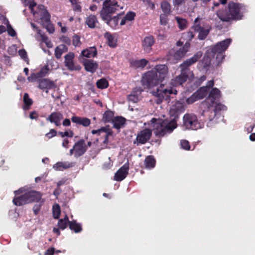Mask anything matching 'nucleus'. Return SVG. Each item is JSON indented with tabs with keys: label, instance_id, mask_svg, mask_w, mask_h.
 <instances>
[{
	"label": "nucleus",
	"instance_id": "f257e3e1",
	"mask_svg": "<svg viewBox=\"0 0 255 255\" xmlns=\"http://www.w3.org/2000/svg\"><path fill=\"white\" fill-rule=\"evenodd\" d=\"M202 55L201 52H198L192 57L180 64L181 73L171 80L170 85L172 87L169 86L165 87L163 84H161L155 91L151 92L152 94L156 98L155 102L157 104H160L165 98L169 97L170 95H176L177 91L174 87L181 85L188 80L192 81L194 79L193 73L188 69V67L196 63Z\"/></svg>",
	"mask_w": 255,
	"mask_h": 255
},
{
	"label": "nucleus",
	"instance_id": "f03ea898",
	"mask_svg": "<svg viewBox=\"0 0 255 255\" xmlns=\"http://www.w3.org/2000/svg\"><path fill=\"white\" fill-rule=\"evenodd\" d=\"M168 75V68L166 65H157L143 75L141 84L148 88H153L167 78Z\"/></svg>",
	"mask_w": 255,
	"mask_h": 255
},
{
	"label": "nucleus",
	"instance_id": "7ed1b4c3",
	"mask_svg": "<svg viewBox=\"0 0 255 255\" xmlns=\"http://www.w3.org/2000/svg\"><path fill=\"white\" fill-rule=\"evenodd\" d=\"M151 123L153 130L156 136H163L167 133H171L176 128L177 124L175 121H168L166 120L152 119Z\"/></svg>",
	"mask_w": 255,
	"mask_h": 255
},
{
	"label": "nucleus",
	"instance_id": "20e7f679",
	"mask_svg": "<svg viewBox=\"0 0 255 255\" xmlns=\"http://www.w3.org/2000/svg\"><path fill=\"white\" fill-rule=\"evenodd\" d=\"M229 10H220L217 12L218 17L223 21H230L231 20H239L242 18L241 6L239 3H229Z\"/></svg>",
	"mask_w": 255,
	"mask_h": 255
},
{
	"label": "nucleus",
	"instance_id": "39448f33",
	"mask_svg": "<svg viewBox=\"0 0 255 255\" xmlns=\"http://www.w3.org/2000/svg\"><path fill=\"white\" fill-rule=\"evenodd\" d=\"M123 8V6L118 4L115 0H105L100 12V16L102 19H108L112 15Z\"/></svg>",
	"mask_w": 255,
	"mask_h": 255
},
{
	"label": "nucleus",
	"instance_id": "423d86ee",
	"mask_svg": "<svg viewBox=\"0 0 255 255\" xmlns=\"http://www.w3.org/2000/svg\"><path fill=\"white\" fill-rule=\"evenodd\" d=\"M41 195L40 193L34 191H28L20 196L15 197L13 203L16 206H21L32 202H37L40 200Z\"/></svg>",
	"mask_w": 255,
	"mask_h": 255
},
{
	"label": "nucleus",
	"instance_id": "0eeeda50",
	"mask_svg": "<svg viewBox=\"0 0 255 255\" xmlns=\"http://www.w3.org/2000/svg\"><path fill=\"white\" fill-rule=\"evenodd\" d=\"M231 39H226L223 41L218 42L216 45L212 48V52L214 56L218 61V64H220L224 59V52L227 50L231 42Z\"/></svg>",
	"mask_w": 255,
	"mask_h": 255
},
{
	"label": "nucleus",
	"instance_id": "6e6552de",
	"mask_svg": "<svg viewBox=\"0 0 255 255\" xmlns=\"http://www.w3.org/2000/svg\"><path fill=\"white\" fill-rule=\"evenodd\" d=\"M32 13L35 20L43 26L50 23V15L43 5L38 6V10Z\"/></svg>",
	"mask_w": 255,
	"mask_h": 255
},
{
	"label": "nucleus",
	"instance_id": "1a4fd4ad",
	"mask_svg": "<svg viewBox=\"0 0 255 255\" xmlns=\"http://www.w3.org/2000/svg\"><path fill=\"white\" fill-rule=\"evenodd\" d=\"M183 125L187 129L196 130L201 127L196 116L193 114H186L184 116Z\"/></svg>",
	"mask_w": 255,
	"mask_h": 255
},
{
	"label": "nucleus",
	"instance_id": "9d476101",
	"mask_svg": "<svg viewBox=\"0 0 255 255\" xmlns=\"http://www.w3.org/2000/svg\"><path fill=\"white\" fill-rule=\"evenodd\" d=\"M91 133L93 134H97L99 136L104 137V140L103 141L102 148H107L108 147L109 137L113 135V131L109 129L108 127H102L100 129L92 130Z\"/></svg>",
	"mask_w": 255,
	"mask_h": 255
},
{
	"label": "nucleus",
	"instance_id": "9b49d317",
	"mask_svg": "<svg viewBox=\"0 0 255 255\" xmlns=\"http://www.w3.org/2000/svg\"><path fill=\"white\" fill-rule=\"evenodd\" d=\"M87 149V147L85 140L81 139L76 142L73 148L70 150V154L71 155L74 154L75 157H78L84 154Z\"/></svg>",
	"mask_w": 255,
	"mask_h": 255
},
{
	"label": "nucleus",
	"instance_id": "f8f14e48",
	"mask_svg": "<svg viewBox=\"0 0 255 255\" xmlns=\"http://www.w3.org/2000/svg\"><path fill=\"white\" fill-rule=\"evenodd\" d=\"M199 18H197L195 20L194 24L193 26L195 31L199 32L198 38L199 39H204L209 33L210 27L208 25L205 27H202L198 23Z\"/></svg>",
	"mask_w": 255,
	"mask_h": 255
},
{
	"label": "nucleus",
	"instance_id": "ddd939ff",
	"mask_svg": "<svg viewBox=\"0 0 255 255\" xmlns=\"http://www.w3.org/2000/svg\"><path fill=\"white\" fill-rule=\"evenodd\" d=\"M152 131L148 128H144L140 131L137 134L136 138L137 144H144L150 138Z\"/></svg>",
	"mask_w": 255,
	"mask_h": 255
},
{
	"label": "nucleus",
	"instance_id": "4468645a",
	"mask_svg": "<svg viewBox=\"0 0 255 255\" xmlns=\"http://www.w3.org/2000/svg\"><path fill=\"white\" fill-rule=\"evenodd\" d=\"M128 164H125L116 173L114 176V179L118 181H121L124 180L127 177L128 174Z\"/></svg>",
	"mask_w": 255,
	"mask_h": 255
},
{
	"label": "nucleus",
	"instance_id": "2eb2a0df",
	"mask_svg": "<svg viewBox=\"0 0 255 255\" xmlns=\"http://www.w3.org/2000/svg\"><path fill=\"white\" fill-rule=\"evenodd\" d=\"M220 97V91L216 88H213L209 93V95L207 99L208 102H210L209 104V106H212L215 103L218 101Z\"/></svg>",
	"mask_w": 255,
	"mask_h": 255
},
{
	"label": "nucleus",
	"instance_id": "dca6fc26",
	"mask_svg": "<svg viewBox=\"0 0 255 255\" xmlns=\"http://www.w3.org/2000/svg\"><path fill=\"white\" fill-rule=\"evenodd\" d=\"M155 43V40L152 36L145 37L142 41L143 49L146 53H149L152 50V46Z\"/></svg>",
	"mask_w": 255,
	"mask_h": 255
},
{
	"label": "nucleus",
	"instance_id": "f3484780",
	"mask_svg": "<svg viewBox=\"0 0 255 255\" xmlns=\"http://www.w3.org/2000/svg\"><path fill=\"white\" fill-rule=\"evenodd\" d=\"M75 55L73 53L70 52L65 56V65L71 71L78 70L79 68L74 65L73 59Z\"/></svg>",
	"mask_w": 255,
	"mask_h": 255
},
{
	"label": "nucleus",
	"instance_id": "a211bd4d",
	"mask_svg": "<svg viewBox=\"0 0 255 255\" xmlns=\"http://www.w3.org/2000/svg\"><path fill=\"white\" fill-rule=\"evenodd\" d=\"M71 121L77 125H81L84 127H87L91 124V120L89 119L76 116L72 117Z\"/></svg>",
	"mask_w": 255,
	"mask_h": 255
},
{
	"label": "nucleus",
	"instance_id": "6ab92c4d",
	"mask_svg": "<svg viewBox=\"0 0 255 255\" xmlns=\"http://www.w3.org/2000/svg\"><path fill=\"white\" fill-rule=\"evenodd\" d=\"M63 119V115L59 112L52 113L47 118L48 121L51 123H54L55 126H59L61 125V120Z\"/></svg>",
	"mask_w": 255,
	"mask_h": 255
},
{
	"label": "nucleus",
	"instance_id": "aec40b11",
	"mask_svg": "<svg viewBox=\"0 0 255 255\" xmlns=\"http://www.w3.org/2000/svg\"><path fill=\"white\" fill-rule=\"evenodd\" d=\"M83 63L85 70L91 73L95 72L98 66V64L93 60L85 59Z\"/></svg>",
	"mask_w": 255,
	"mask_h": 255
},
{
	"label": "nucleus",
	"instance_id": "412c9836",
	"mask_svg": "<svg viewBox=\"0 0 255 255\" xmlns=\"http://www.w3.org/2000/svg\"><path fill=\"white\" fill-rule=\"evenodd\" d=\"M190 45V42L187 41L182 48H180L174 53V57L175 59H179L183 57L188 51Z\"/></svg>",
	"mask_w": 255,
	"mask_h": 255
},
{
	"label": "nucleus",
	"instance_id": "4be33fe9",
	"mask_svg": "<svg viewBox=\"0 0 255 255\" xmlns=\"http://www.w3.org/2000/svg\"><path fill=\"white\" fill-rule=\"evenodd\" d=\"M74 166V163L69 162H58L53 165V168L57 171H62Z\"/></svg>",
	"mask_w": 255,
	"mask_h": 255
},
{
	"label": "nucleus",
	"instance_id": "5701e85b",
	"mask_svg": "<svg viewBox=\"0 0 255 255\" xmlns=\"http://www.w3.org/2000/svg\"><path fill=\"white\" fill-rule=\"evenodd\" d=\"M113 127L118 130L124 127L126 123V119L124 117L117 116L114 117L112 120Z\"/></svg>",
	"mask_w": 255,
	"mask_h": 255
},
{
	"label": "nucleus",
	"instance_id": "b1692460",
	"mask_svg": "<svg viewBox=\"0 0 255 255\" xmlns=\"http://www.w3.org/2000/svg\"><path fill=\"white\" fill-rule=\"evenodd\" d=\"M122 16V14L120 13L117 15L112 17L110 16L109 19H103L104 21H106L107 23L110 25L113 28H116V27L118 26L119 23V20Z\"/></svg>",
	"mask_w": 255,
	"mask_h": 255
},
{
	"label": "nucleus",
	"instance_id": "393cba45",
	"mask_svg": "<svg viewBox=\"0 0 255 255\" xmlns=\"http://www.w3.org/2000/svg\"><path fill=\"white\" fill-rule=\"evenodd\" d=\"M136 91H133L131 94L128 95V100L133 103H137L141 98L142 90L140 88H136Z\"/></svg>",
	"mask_w": 255,
	"mask_h": 255
},
{
	"label": "nucleus",
	"instance_id": "a878e982",
	"mask_svg": "<svg viewBox=\"0 0 255 255\" xmlns=\"http://www.w3.org/2000/svg\"><path fill=\"white\" fill-rule=\"evenodd\" d=\"M148 61L145 59L140 60H132L130 61L131 66L134 68H143L148 63Z\"/></svg>",
	"mask_w": 255,
	"mask_h": 255
},
{
	"label": "nucleus",
	"instance_id": "bb28decb",
	"mask_svg": "<svg viewBox=\"0 0 255 255\" xmlns=\"http://www.w3.org/2000/svg\"><path fill=\"white\" fill-rule=\"evenodd\" d=\"M184 111V108L183 104L180 102H176L173 105L171 109L170 113L172 114H178Z\"/></svg>",
	"mask_w": 255,
	"mask_h": 255
},
{
	"label": "nucleus",
	"instance_id": "cd10ccee",
	"mask_svg": "<svg viewBox=\"0 0 255 255\" xmlns=\"http://www.w3.org/2000/svg\"><path fill=\"white\" fill-rule=\"evenodd\" d=\"M135 13L133 11H128L121 20L120 25H124L127 23L134 20Z\"/></svg>",
	"mask_w": 255,
	"mask_h": 255
},
{
	"label": "nucleus",
	"instance_id": "c85d7f7f",
	"mask_svg": "<svg viewBox=\"0 0 255 255\" xmlns=\"http://www.w3.org/2000/svg\"><path fill=\"white\" fill-rule=\"evenodd\" d=\"M156 161L152 156H147L144 161V166L147 169H151L154 167Z\"/></svg>",
	"mask_w": 255,
	"mask_h": 255
},
{
	"label": "nucleus",
	"instance_id": "c756f323",
	"mask_svg": "<svg viewBox=\"0 0 255 255\" xmlns=\"http://www.w3.org/2000/svg\"><path fill=\"white\" fill-rule=\"evenodd\" d=\"M105 37L106 38L108 44L111 47H115L117 46V39L110 33L107 32L105 34Z\"/></svg>",
	"mask_w": 255,
	"mask_h": 255
},
{
	"label": "nucleus",
	"instance_id": "7c9ffc66",
	"mask_svg": "<svg viewBox=\"0 0 255 255\" xmlns=\"http://www.w3.org/2000/svg\"><path fill=\"white\" fill-rule=\"evenodd\" d=\"M82 54L85 57H94L97 55V50L95 47H90L82 51Z\"/></svg>",
	"mask_w": 255,
	"mask_h": 255
},
{
	"label": "nucleus",
	"instance_id": "2f4dec72",
	"mask_svg": "<svg viewBox=\"0 0 255 255\" xmlns=\"http://www.w3.org/2000/svg\"><path fill=\"white\" fill-rule=\"evenodd\" d=\"M54 86V83L47 79H42L39 82L38 87L41 89H51Z\"/></svg>",
	"mask_w": 255,
	"mask_h": 255
},
{
	"label": "nucleus",
	"instance_id": "473e14b6",
	"mask_svg": "<svg viewBox=\"0 0 255 255\" xmlns=\"http://www.w3.org/2000/svg\"><path fill=\"white\" fill-rule=\"evenodd\" d=\"M68 49L66 45L61 44L55 49V55L57 59H59L63 53L66 52Z\"/></svg>",
	"mask_w": 255,
	"mask_h": 255
},
{
	"label": "nucleus",
	"instance_id": "72a5a7b5",
	"mask_svg": "<svg viewBox=\"0 0 255 255\" xmlns=\"http://www.w3.org/2000/svg\"><path fill=\"white\" fill-rule=\"evenodd\" d=\"M23 109L24 111L28 110L33 104L32 100L29 98L27 93H25L23 95Z\"/></svg>",
	"mask_w": 255,
	"mask_h": 255
},
{
	"label": "nucleus",
	"instance_id": "f704fd0d",
	"mask_svg": "<svg viewBox=\"0 0 255 255\" xmlns=\"http://www.w3.org/2000/svg\"><path fill=\"white\" fill-rule=\"evenodd\" d=\"M208 90L207 87H202L198 89L196 92L194 93L196 95L198 100L203 99L207 95Z\"/></svg>",
	"mask_w": 255,
	"mask_h": 255
},
{
	"label": "nucleus",
	"instance_id": "c9c22d12",
	"mask_svg": "<svg viewBox=\"0 0 255 255\" xmlns=\"http://www.w3.org/2000/svg\"><path fill=\"white\" fill-rule=\"evenodd\" d=\"M98 23V20L96 17L93 15H90L88 16L86 19V23L90 28H94L96 24Z\"/></svg>",
	"mask_w": 255,
	"mask_h": 255
},
{
	"label": "nucleus",
	"instance_id": "e433bc0d",
	"mask_svg": "<svg viewBox=\"0 0 255 255\" xmlns=\"http://www.w3.org/2000/svg\"><path fill=\"white\" fill-rule=\"evenodd\" d=\"M68 217L67 215H65L63 219H59L58 222V226L60 229L64 230L67 227L68 224L69 225Z\"/></svg>",
	"mask_w": 255,
	"mask_h": 255
},
{
	"label": "nucleus",
	"instance_id": "4c0bfd02",
	"mask_svg": "<svg viewBox=\"0 0 255 255\" xmlns=\"http://www.w3.org/2000/svg\"><path fill=\"white\" fill-rule=\"evenodd\" d=\"M69 228L75 233L80 232L82 230L81 225L77 223L75 221H72L69 222Z\"/></svg>",
	"mask_w": 255,
	"mask_h": 255
},
{
	"label": "nucleus",
	"instance_id": "58836bf2",
	"mask_svg": "<svg viewBox=\"0 0 255 255\" xmlns=\"http://www.w3.org/2000/svg\"><path fill=\"white\" fill-rule=\"evenodd\" d=\"M114 114L113 112L110 111H107L105 112L103 117V120L106 123L112 122L114 119Z\"/></svg>",
	"mask_w": 255,
	"mask_h": 255
},
{
	"label": "nucleus",
	"instance_id": "ea45409f",
	"mask_svg": "<svg viewBox=\"0 0 255 255\" xmlns=\"http://www.w3.org/2000/svg\"><path fill=\"white\" fill-rule=\"evenodd\" d=\"M96 84L97 87L101 89H106L109 86V83L108 81L104 78H102L98 80Z\"/></svg>",
	"mask_w": 255,
	"mask_h": 255
},
{
	"label": "nucleus",
	"instance_id": "a19ab883",
	"mask_svg": "<svg viewBox=\"0 0 255 255\" xmlns=\"http://www.w3.org/2000/svg\"><path fill=\"white\" fill-rule=\"evenodd\" d=\"M60 207L58 204H54L52 208L53 216L54 219L59 218L60 215Z\"/></svg>",
	"mask_w": 255,
	"mask_h": 255
},
{
	"label": "nucleus",
	"instance_id": "79ce46f5",
	"mask_svg": "<svg viewBox=\"0 0 255 255\" xmlns=\"http://www.w3.org/2000/svg\"><path fill=\"white\" fill-rule=\"evenodd\" d=\"M70 1L73 9L75 11L81 12L82 7L80 4L79 0H69Z\"/></svg>",
	"mask_w": 255,
	"mask_h": 255
},
{
	"label": "nucleus",
	"instance_id": "37998d69",
	"mask_svg": "<svg viewBox=\"0 0 255 255\" xmlns=\"http://www.w3.org/2000/svg\"><path fill=\"white\" fill-rule=\"evenodd\" d=\"M161 9L163 12L165 13H169L171 12V6L170 4L167 1H163L161 3Z\"/></svg>",
	"mask_w": 255,
	"mask_h": 255
},
{
	"label": "nucleus",
	"instance_id": "c03bdc74",
	"mask_svg": "<svg viewBox=\"0 0 255 255\" xmlns=\"http://www.w3.org/2000/svg\"><path fill=\"white\" fill-rule=\"evenodd\" d=\"M22 1L25 6H29L32 13L34 11V7L36 5V3L33 0H22Z\"/></svg>",
	"mask_w": 255,
	"mask_h": 255
},
{
	"label": "nucleus",
	"instance_id": "a18cd8bd",
	"mask_svg": "<svg viewBox=\"0 0 255 255\" xmlns=\"http://www.w3.org/2000/svg\"><path fill=\"white\" fill-rule=\"evenodd\" d=\"M176 19L178 24L179 27L182 30L184 29L187 25V21L186 19L178 17H176Z\"/></svg>",
	"mask_w": 255,
	"mask_h": 255
},
{
	"label": "nucleus",
	"instance_id": "49530a36",
	"mask_svg": "<svg viewBox=\"0 0 255 255\" xmlns=\"http://www.w3.org/2000/svg\"><path fill=\"white\" fill-rule=\"evenodd\" d=\"M169 13H163L160 15V24L162 25H166L168 21V15Z\"/></svg>",
	"mask_w": 255,
	"mask_h": 255
},
{
	"label": "nucleus",
	"instance_id": "de8ad7c7",
	"mask_svg": "<svg viewBox=\"0 0 255 255\" xmlns=\"http://www.w3.org/2000/svg\"><path fill=\"white\" fill-rule=\"evenodd\" d=\"M59 135H60L62 137H64L65 136L72 137L74 135V133L73 131L71 130H69L68 131H66L65 132H59Z\"/></svg>",
	"mask_w": 255,
	"mask_h": 255
},
{
	"label": "nucleus",
	"instance_id": "09e8293b",
	"mask_svg": "<svg viewBox=\"0 0 255 255\" xmlns=\"http://www.w3.org/2000/svg\"><path fill=\"white\" fill-rule=\"evenodd\" d=\"M197 100H198V98L194 93L189 98L186 99V103L188 104H192Z\"/></svg>",
	"mask_w": 255,
	"mask_h": 255
},
{
	"label": "nucleus",
	"instance_id": "8fccbe9b",
	"mask_svg": "<svg viewBox=\"0 0 255 255\" xmlns=\"http://www.w3.org/2000/svg\"><path fill=\"white\" fill-rule=\"evenodd\" d=\"M18 54L21 58L24 59L25 61L28 63V59L27 57V53L24 49L19 50L18 51Z\"/></svg>",
	"mask_w": 255,
	"mask_h": 255
},
{
	"label": "nucleus",
	"instance_id": "3c124183",
	"mask_svg": "<svg viewBox=\"0 0 255 255\" xmlns=\"http://www.w3.org/2000/svg\"><path fill=\"white\" fill-rule=\"evenodd\" d=\"M181 146L183 149L185 150H189L190 148V146L189 144V142L186 140H183L181 141Z\"/></svg>",
	"mask_w": 255,
	"mask_h": 255
},
{
	"label": "nucleus",
	"instance_id": "603ef678",
	"mask_svg": "<svg viewBox=\"0 0 255 255\" xmlns=\"http://www.w3.org/2000/svg\"><path fill=\"white\" fill-rule=\"evenodd\" d=\"M48 71V66H44L41 70L39 71V72L38 73V76L40 77H43L45 75V74L47 73Z\"/></svg>",
	"mask_w": 255,
	"mask_h": 255
},
{
	"label": "nucleus",
	"instance_id": "864d4df0",
	"mask_svg": "<svg viewBox=\"0 0 255 255\" xmlns=\"http://www.w3.org/2000/svg\"><path fill=\"white\" fill-rule=\"evenodd\" d=\"M43 26L46 28L47 31L50 33H53L54 30H55L53 24H51V22L48 23V24H46V25H44Z\"/></svg>",
	"mask_w": 255,
	"mask_h": 255
},
{
	"label": "nucleus",
	"instance_id": "5fc2aeb1",
	"mask_svg": "<svg viewBox=\"0 0 255 255\" xmlns=\"http://www.w3.org/2000/svg\"><path fill=\"white\" fill-rule=\"evenodd\" d=\"M57 133L56 131L54 129H51L50 131L45 134V136L49 139L56 136Z\"/></svg>",
	"mask_w": 255,
	"mask_h": 255
},
{
	"label": "nucleus",
	"instance_id": "6e6d98bb",
	"mask_svg": "<svg viewBox=\"0 0 255 255\" xmlns=\"http://www.w3.org/2000/svg\"><path fill=\"white\" fill-rule=\"evenodd\" d=\"M73 44L75 46H78L80 44V37L78 36L75 35L73 37Z\"/></svg>",
	"mask_w": 255,
	"mask_h": 255
},
{
	"label": "nucleus",
	"instance_id": "4d7b16f0",
	"mask_svg": "<svg viewBox=\"0 0 255 255\" xmlns=\"http://www.w3.org/2000/svg\"><path fill=\"white\" fill-rule=\"evenodd\" d=\"M38 77H40L38 76V74L32 73L30 76L28 77L27 80L29 82H33Z\"/></svg>",
	"mask_w": 255,
	"mask_h": 255
},
{
	"label": "nucleus",
	"instance_id": "13d9d810",
	"mask_svg": "<svg viewBox=\"0 0 255 255\" xmlns=\"http://www.w3.org/2000/svg\"><path fill=\"white\" fill-rule=\"evenodd\" d=\"M7 32H8L9 35H10L11 36H14L16 35V32L11 27H9L8 28Z\"/></svg>",
	"mask_w": 255,
	"mask_h": 255
},
{
	"label": "nucleus",
	"instance_id": "bf43d9fd",
	"mask_svg": "<svg viewBox=\"0 0 255 255\" xmlns=\"http://www.w3.org/2000/svg\"><path fill=\"white\" fill-rule=\"evenodd\" d=\"M55 253V249L53 248L48 249L45 252V255H53Z\"/></svg>",
	"mask_w": 255,
	"mask_h": 255
},
{
	"label": "nucleus",
	"instance_id": "052dcab7",
	"mask_svg": "<svg viewBox=\"0 0 255 255\" xmlns=\"http://www.w3.org/2000/svg\"><path fill=\"white\" fill-rule=\"evenodd\" d=\"M38 117V113L35 111L31 112L29 116V117L31 119H36Z\"/></svg>",
	"mask_w": 255,
	"mask_h": 255
},
{
	"label": "nucleus",
	"instance_id": "680f3d73",
	"mask_svg": "<svg viewBox=\"0 0 255 255\" xmlns=\"http://www.w3.org/2000/svg\"><path fill=\"white\" fill-rule=\"evenodd\" d=\"M62 125L65 127H69L71 125L70 120L68 119H65L63 120Z\"/></svg>",
	"mask_w": 255,
	"mask_h": 255
},
{
	"label": "nucleus",
	"instance_id": "e2e57ef3",
	"mask_svg": "<svg viewBox=\"0 0 255 255\" xmlns=\"http://www.w3.org/2000/svg\"><path fill=\"white\" fill-rule=\"evenodd\" d=\"M69 141L68 139L65 138L63 139V142H62V146L66 148H68L69 147L68 144H69Z\"/></svg>",
	"mask_w": 255,
	"mask_h": 255
},
{
	"label": "nucleus",
	"instance_id": "0e129e2a",
	"mask_svg": "<svg viewBox=\"0 0 255 255\" xmlns=\"http://www.w3.org/2000/svg\"><path fill=\"white\" fill-rule=\"evenodd\" d=\"M185 0H173V2L174 5H179L184 2Z\"/></svg>",
	"mask_w": 255,
	"mask_h": 255
},
{
	"label": "nucleus",
	"instance_id": "69168bd1",
	"mask_svg": "<svg viewBox=\"0 0 255 255\" xmlns=\"http://www.w3.org/2000/svg\"><path fill=\"white\" fill-rule=\"evenodd\" d=\"M214 81L210 80L208 82L206 87H207V89L208 90V88L212 87L214 86Z\"/></svg>",
	"mask_w": 255,
	"mask_h": 255
},
{
	"label": "nucleus",
	"instance_id": "338daca9",
	"mask_svg": "<svg viewBox=\"0 0 255 255\" xmlns=\"http://www.w3.org/2000/svg\"><path fill=\"white\" fill-rule=\"evenodd\" d=\"M61 192V190L59 188L57 187L56 189H55L53 192V194L56 196H57L59 195V194H60Z\"/></svg>",
	"mask_w": 255,
	"mask_h": 255
},
{
	"label": "nucleus",
	"instance_id": "774afa93",
	"mask_svg": "<svg viewBox=\"0 0 255 255\" xmlns=\"http://www.w3.org/2000/svg\"><path fill=\"white\" fill-rule=\"evenodd\" d=\"M189 40H191L194 37V34L192 32L189 31L187 33Z\"/></svg>",
	"mask_w": 255,
	"mask_h": 255
}]
</instances>
